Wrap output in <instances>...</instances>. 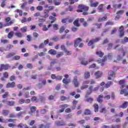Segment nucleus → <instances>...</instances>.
Listing matches in <instances>:
<instances>
[{
	"instance_id": "obj_29",
	"label": "nucleus",
	"mask_w": 128,
	"mask_h": 128,
	"mask_svg": "<svg viewBox=\"0 0 128 128\" xmlns=\"http://www.w3.org/2000/svg\"><path fill=\"white\" fill-rule=\"evenodd\" d=\"M84 75L85 76V78H90V72H85Z\"/></svg>"
},
{
	"instance_id": "obj_23",
	"label": "nucleus",
	"mask_w": 128,
	"mask_h": 128,
	"mask_svg": "<svg viewBox=\"0 0 128 128\" xmlns=\"http://www.w3.org/2000/svg\"><path fill=\"white\" fill-rule=\"evenodd\" d=\"M18 128H28V126H26V124H20L18 126Z\"/></svg>"
},
{
	"instance_id": "obj_18",
	"label": "nucleus",
	"mask_w": 128,
	"mask_h": 128,
	"mask_svg": "<svg viewBox=\"0 0 128 128\" xmlns=\"http://www.w3.org/2000/svg\"><path fill=\"white\" fill-rule=\"evenodd\" d=\"M128 106V102H124L122 105L120 106V108H126Z\"/></svg>"
},
{
	"instance_id": "obj_8",
	"label": "nucleus",
	"mask_w": 128,
	"mask_h": 128,
	"mask_svg": "<svg viewBox=\"0 0 128 128\" xmlns=\"http://www.w3.org/2000/svg\"><path fill=\"white\" fill-rule=\"evenodd\" d=\"M90 6L92 8H96L98 6V2H94V0H90Z\"/></svg>"
},
{
	"instance_id": "obj_39",
	"label": "nucleus",
	"mask_w": 128,
	"mask_h": 128,
	"mask_svg": "<svg viewBox=\"0 0 128 128\" xmlns=\"http://www.w3.org/2000/svg\"><path fill=\"white\" fill-rule=\"evenodd\" d=\"M15 36H18V38H22V34L20 32H17L15 33Z\"/></svg>"
},
{
	"instance_id": "obj_14",
	"label": "nucleus",
	"mask_w": 128,
	"mask_h": 128,
	"mask_svg": "<svg viewBox=\"0 0 128 128\" xmlns=\"http://www.w3.org/2000/svg\"><path fill=\"white\" fill-rule=\"evenodd\" d=\"M15 84H16L14 83V82H12V83L8 82L7 84L6 88H14Z\"/></svg>"
},
{
	"instance_id": "obj_31",
	"label": "nucleus",
	"mask_w": 128,
	"mask_h": 128,
	"mask_svg": "<svg viewBox=\"0 0 128 128\" xmlns=\"http://www.w3.org/2000/svg\"><path fill=\"white\" fill-rule=\"evenodd\" d=\"M9 113H10V111L8 110H4L2 111V114H3V116H8V114Z\"/></svg>"
},
{
	"instance_id": "obj_2",
	"label": "nucleus",
	"mask_w": 128,
	"mask_h": 128,
	"mask_svg": "<svg viewBox=\"0 0 128 128\" xmlns=\"http://www.w3.org/2000/svg\"><path fill=\"white\" fill-rule=\"evenodd\" d=\"M98 87H96L94 89H92V86H90V88H88L89 90L87 92L86 98H88V96L92 92H96V90H98Z\"/></svg>"
},
{
	"instance_id": "obj_45",
	"label": "nucleus",
	"mask_w": 128,
	"mask_h": 128,
	"mask_svg": "<svg viewBox=\"0 0 128 128\" xmlns=\"http://www.w3.org/2000/svg\"><path fill=\"white\" fill-rule=\"evenodd\" d=\"M124 10H120L116 12V14H118L119 16H120V15L122 14H124Z\"/></svg>"
},
{
	"instance_id": "obj_22",
	"label": "nucleus",
	"mask_w": 128,
	"mask_h": 128,
	"mask_svg": "<svg viewBox=\"0 0 128 128\" xmlns=\"http://www.w3.org/2000/svg\"><path fill=\"white\" fill-rule=\"evenodd\" d=\"M113 84H114V82H108L107 84H105L104 86L105 88H110V86H112Z\"/></svg>"
},
{
	"instance_id": "obj_33",
	"label": "nucleus",
	"mask_w": 128,
	"mask_h": 128,
	"mask_svg": "<svg viewBox=\"0 0 128 128\" xmlns=\"http://www.w3.org/2000/svg\"><path fill=\"white\" fill-rule=\"evenodd\" d=\"M74 26H80V23H78V20H75L74 22Z\"/></svg>"
},
{
	"instance_id": "obj_3",
	"label": "nucleus",
	"mask_w": 128,
	"mask_h": 128,
	"mask_svg": "<svg viewBox=\"0 0 128 128\" xmlns=\"http://www.w3.org/2000/svg\"><path fill=\"white\" fill-rule=\"evenodd\" d=\"M88 84H90V80H87L83 82L82 85L81 87V90H84V88H88Z\"/></svg>"
},
{
	"instance_id": "obj_49",
	"label": "nucleus",
	"mask_w": 128,
	"mask_h": 128,
	"mask_svg": "<svg viewBox=\"0 0 128 128\" xmlns=\"http://www.w3.org/2000/svg\"><path fill=\"white\" fill-rule=\"evenodd\" d=\"M44 8L42 7V6H38L36 7V10H42Z\"/></svg>"
},
{
	"instance_id": "obj_55",
	"label": "nucleus",
	"mask_w": 128,
	"mask_h": 128,
	"mask_svg": "<svg viewBox=\"0 0 128 128\" xmlns=\"http://www.w3.org/2000/svg\"><path fill=\"white\" fill-rule=\"evenodd\" d=\"M54 96H52V95H50V96H49L48 97V100H54Z\"/></svg>"
},
{
	"instance_id": "obj_59",
	"label": "nucleus",
	"mask_w": 128,
	"mask_h": 128,
	"mask_svg": "<svg viewBox=\"0 0 128 128\" xmlns=\"http://www.w3.org/2000/svg\"><path fill=\"white\" fill-rule=\"evenodd\" d=\"M119 84H126V80H120L119 82Z\"/></svg>"
},
{
	"instance_id": "obj_42",
	"label": "nucleus",
	"mask_w": 128,
	"mask_h": 128,
	"mask_svg": "<svg viewBox=\"0 0 128 128\" xmlns=\"http://www.w3.org/2000/svg\"><path fill=\"white\" fill-rule=\"evenodd\" d=\"M10 95L8 94V92H6L2 96L3 98H6Z\"/></svg>"
},
{
	"instance_id": "obj_6",
	"label": "nucleus",
	"mask_w": 128,
	"mask_h": 128,
	"mask_svg": "<svg viewBox=\"0 0 128 128\" xmlns=\"http://www.w3.org/2000/svg\"><path fill=\"white\" fill-rule=\"evenodd\" d=\"M68 106V105L65 104H62L60 106V110H59L58 112H64V109L66 108Z\"/></svg>"
},
{
	"instance_id": "obj_19",
	"label": "nucleus",
	"mask_w": 128,
	"mask_h": 128,
	"mask_svg": "<svg viewBox=\"0 0 128 128\" xmlns=\"http://www.w3.org/2000/svg\"><path fill=\"white\" fill-rule=\"evenodd\" d=\"M106 60V57L104 58V59H102V60H98V62L99 64H101L102 66H104V62Z\"/></svg>"
},
{
	"instance_id": "obj_50",
	"label": "nucleus",
	"mask_w": 128,
	"mask_h": 128,
	"mask_svg": "<svg viewBox=\"0 0 128 128\" xmlns=\"http://www.w3.org/2000/svg\"><path fill=\"white\" fill-rule=\"evenodd\" d=\"M54 4L56 6H60V2H56V0H54Z\"/></svg>"
},
{
	"instance_id": "obj_5",
	"label": "nucleus",
	"mask_w": 128,
	"mask_h": 128,
	"mask_svg": "<svg viewBox=\"0 0 128 128\" xmlns=\"http://www.w3.org/2000/svg\"><path fill=\"white\" fill-rule=\"evenodd\" d=\"M73 82L76 88H78L80 86V82H78V77L76 76H74Z\"/></svg>"
},
{
	"instance_id": "obj_13",
	"label": "nucleus",
	"mask_w": 128,
	"mask_h": 128,
	"mask_svg": "<svg viewBox=\"0 0 128 128\" xmlns=\"http://www.w3.org/2000/svg\"><path fill=\"white\" fill-rule=\"evenodd\" d=\"M58 62V60H54L50 62V66L48 68V70H52V66L54 64H56Z\"/></svg>"
},
{
	"instance_id": "obj_7",
	"label": "nucleus",
	"mask_w": 128,
	"mask_h": 128,
	"mask_svg": "<svg viewBox=\"0 0 128 128\" xmlns=\"http://www.w3.org/2000/svg\"><path fill=\"white\" fill-rule=\"evenodd\" d=\"M119 36L120 38H122V36H124V26H122L119 28Z\"/></svg>"
},
{
	"instance_id": "obj_32",
	"label": "nucleus",
	"mask_w": 128,
	"mask_h": 128,
	"mask_svg": "<svg viewBox=\"0 0 128 128\" xmlns=\"http://www.w3.org/2000/svg\"><path fill=\"white\" fill-rule=\"evenodd\" d=\"M31 112H34L36 110V107L35 106H32L30 108Z\"/></svg>"
},
{
	"instance_id": "obj_53",
	"label": "nucleus",
	"mask_w": 128,
	"mask_h": 128,
	"mask_svg": "<svg viewBox=\"0 0 128 128\" xmlns=\"http://www.w3.org/2000/svg\"><path fill=\"white\" fill-rule=\"evenodd\" d=\"M94 17L88 18L87 21L88 22H92L94 20Z\"/></svg>"
},
{
	"instance_id": "obj_63",
	"label": "nucleus",
	"mask_w": 128,
	"mask_h": 128,
	"mask_svg": "<svg viewBox=\"0 0 128 128\" xmlns=\"http://www.w3.org/2000/svg\"><path fill=\"white\" fill-rule=\"evenodd\" d=\"M126 42H128V38L125 37L124 38V42H122V44H126Z\"/></svg>"
},
{
	"instance_id": "obj_1",
	"label": "nucleus",
	"mask_w": 128,
	"mask_h": 128,
	"mask_svg": "<svg viewBox=\"0 0 128 128\" xmlns=\"http://www.w3.org/2000/svg\"><path fill=\"white\" fill-rule=\"evenodd\" d=\"M78 8V12H88V6L84 5H79Z\"/></svg>"
},
{
	"instance_id": "obj_57",
	"label": "nucleus",
	"mask_w": 128,
	"mask_h": 128,
	"mask_svg": "<svg viewBox=\"0 0 128 128\" xmlns=\"http://www.w3.org/2000/svg\"><path fill=\"white\" fill-rule=\"evenodd\" d=\"M114 24V22H106V26H112Z\"/></svg>"
},
{
	"instance_id": "obj_12",
	"label": "nucleus",
	"mask_w": 128,
	"mask_h": 128,
	"mask_svg": "<svg viewBox=\"0 0 128 128\" xmlns=\"http://www.w3.org/2000/svg\"><path fill=\"white\" fill-rule=\"evenodd\" d=\"M54 124L58 126H64V122L62 121H56L54 123Z\"/></svg>"
},
{
	"instance_id": "obj_15",
	"label": "nucleus",
	"mask_w": 128,
	"mask_h": 128,
	"mask_svg": "<svg viewBox=\"0 0 128 128\" xmlns=\"http://www.w3.org/2000/svg\"><path fill=\"white\" fill-rule=\"evenodd\" d=\"M26 2L22 4L21 6V8L22 10H28V7H27L26 6Z\"/></svg>"
},
{
	"instance_id": "obj_28",
	"label": "nucleus",
	"mask_w": 128,
	"mask_h": 128,
	"mask_svg": "<svg viewBox=\"0 0 128 128\" xmlns=\"http://www.w3.org/2000/svg\"><path fill=\"white\" fill-rule=\"evenodd\" d=\"M62 82H64V84H68L69 82H70V80L64 78Z\"/></svg>"
},
{
	"instance_id": "obj_41",
	"label": "nucleus",
	"mask_w": 128,
	"mask_h": 128,
	"mask_svg": "<svg viewBox=\"0 0 128 128\" xmlns=\"http://www.w3.org/2000/svg\"><path fill=\"white\" fill-rule=\"evenodd\" d=\"M78 101L76 100H74L73 101V106H72V109L74 110V108H76V104H78Z\"/></svg>"
},
{
	"instance_id": "obj_24",
	"label": "nucleus",
	"mask_w": 128,
	"mask_h": 128,
	"mask_svg": "<svg viewBox=\"0 0 128 128\" xmlns=\"http://www.w3.org/2000/svg\"><path fill=\"white\" fill-rule=\"evenodd\" d=\"M125 96H128V92L126 90H122L120 91V94H124Z\"/></svg>"
},
{
	"instance_id": "obj_47",
	"label": "nucleus",
	"mask_w": 128,
	"mask_h": 128,
	"mask_svg": "<svg viewBox=\"0 0 128 128\" xmlns=\"http://www.w3.org/2000/svg\"><path fill=\"white\" fill-rule=\"evenodd\" d=\"M64 56V52H60L56 55V58H60V56Z\"/></svg>"
},
{
	"instance_id": "obj_35",
	"label": "nucleus",
	"mask_w": 128,
	"mask_h": 128,
	"mask_svg": "<svg viewBox=\"0 0 128 128\" xmlns=\"http://www.w3.org/2000/svg\"><path fill=\"white\" fill-rule=\"evenodd\" d=\"M26 30H28V28H26V26H24L21 28L20 30L22 32H26Z\"/></svg>"
},
{
	"instance_id": "obj_4",
	"label": "nucleus",
	"mask_w": 128,
	"mask_h": 128,
	"mask_svg": "<svg viewBox=\"0 0 128 128\" xmlns=\"http://www.w3.org/2000/svg\"><path fill=\"white\" fill-rule=\"evenodd\" d=\"M116 76V73L114 71H109L108 73V80H112V78Z\"/></svg>"
},
{
	"instance_id": "obj_52",
	"label": "nucleus",
	"mask_w": 128,
	"mask_h": 128,
	"mask_svg": "<svg viewBox=\"0 0 128 128\" xmlns=\"http://www.w3.org/2000/svg\"><path fill=\"white\" fill-rule=\"evenodd\" d=\"M72 114H68L65 116V118H72Z\"/></svg>"
},
{
	"instance_id": "obj_11",
	"label": "nucleus",
	"mask_w": 128,
	"mask_h": 128,
	"mask_svg": "<svg viewBox=\"0 0 128 128\" xmlns=\"http://www.w3.org/2000/svg\"><path fill=\"white\" fill-rule=\"evenodd\" d=\"M82 42V38H78L75 40L74 42V46L75 48H76L80 44V42Z\"/></svg>"
},
{
	"instance_id": "obj_17",
	"label": "nucleus",
	"mask_w": 128,
	"mask_h": 128,
	"mask_svg": "<svg viewBox=\"0 0 128 128\" xmlns=\"http://www.w3.org/2000/svg\"><path fill=\"white\" fill-rule=\"evenodd\" d=\"M50 26H52V24H49L48 26H46V25H44L42 28L43 32H46V30H48Z\"/></svg>"
},
{
	"instance_id": "obj_10",
	"label": "nucleus",
	"mask_w": 128,
	"mask_h": 128,
	"mask_svg": "<svg viewBox=\"0 0 128 128\" xmlns=\"http://www.w3.org/2000/svg\"><path fill=\"white\" fill-rule=\"evenodd\" d=\"M94 76L96 79L100 78H102V72L100 71H98L96 72Z\"/></svg>"
},
{
	"instance_id": "obj_44",
	"label": "nucleus",
	"mask_w": 128,
	"mask_h": 128,
	"mask_svg": "<svg viewBox=\"0 0 128 128\" xmlns=\"http://www.w3.org/2000/svg\"><path fill=\"white\" fill-rule=\"evenodd\" d=\"M84 114H86V116H88V114H90V110H88V109H87V110H85Z\"/></svg>"
},
{
	"instance_id": "obj_25",
	"label": "nucleus",
	"mask_w": 128,
	"mask_h": 128,
	"mask_svg": "<svg viewBox=\"0 0 128 128\" xmlns=\"http://www.w3.org/2000/svg\"><path fill=\"white\" fill-rule=\"evenodd\" d=\"M81 64H84V66H86V64H88V62L86 60V58H83L81 60Z\"/></svg>"
},
{
	"instance_id": "obj_64",
	"label": "nucleus",
	"mask_w": 128,
	"mask_h": 128,
	"mask_svg": "<svg viewBox=\"0 0 128 128\" xmlns=\"http://www.w3.org/2000/svg\"><path fill=\"white\" fill-rule=\"evenodd\" d=\"M30 99L24 100V104H30Z\"/></svg>"
},
{
	"instance_id": "obj_27",
	"label": "nucleus",
	"mask_w": 128,
	"mask_h": 128,
	"mask_svg": "<svg viewBox=\"0 0 128 128\" xmlns=\"http://www.w3.org/2000/svg\"><path fill=\"white\" fill-rule=\"evenodd\" d=\"M102 98H104V95L99 96L97 100L99 102H102Z\"/></svg>"
},
{
	"instance_id": "obj_61",
	"label": "nucleus",
	"mask_w": 128,
	"mask_h": 128,
	"mask_svg": "<svg viewBox=\"0 0 128 128\" xmlns=\"http://www.w3.org/2000/svg\"><path fill=\"white\" fill-rule=\"evenodd\" d=\"M26 66L28 68H32V65L31 64H28Z\"/></svg>"
},
{
	"instance_id": "obj_36",
	"label": "nucleus",
	"mask_w": 128,
	"mask_h": 128,
	"mask_svg": "<svg viewBox=\"0 0 128 128\" xmlns=\"http://www.w3.org/2000/svg\"><path fill=\"white\" fill-rule=\"evenodd\" d=\"M18 102L19 104H24V99L20 98L18 100Z\"/></svg>"
},
{
	"instance_id": "obj_48",
	"label": "nucleus",
	"mask_w": 128,
	"mask_h": 128,
	"mask_svg": "<svg viewBox=\"0 0 128 128\" xmlns=\"http://www.w3.org/2000/svg\"><path fill=\"white\" fill-rule=\"evenodd\" d=\"M14 56V53H10L8 55H6V58H12V56Z\"/></svg>"
},
{
	"instance_id": "obj_40",
	"label": "nucleus",
	"mask_w": 128,
	"mask_h": 128,
	"mask_svg": "<svg viewBox=\"0 0 128 128\" xmlns=\"http://www.w3.org/2000/svg\"><path fill=\"white\" fill-rule=\"evenodd\" d=\"M14 12H18L20 14V16H22V11L20 10H16L14 11Z\"/></svg>"
},
{
	"instance_id": "obj_9",
	"label": "nucleus",
	"mask_w": 128,
	"mask_h": 128,
	"mask_svg": "<svg viewBox=\"0 0 128 128\" xmlns=\"http://www.w3.org/2000/svg\"><path fill=\"white\" fill-rule=\"evenodd\" d=\"M2 102L10 106H12L14 104V102L8 101L7 100H2Z\"/></svg>"
},
{
	"instance_id": "obj_37",
	"label": "nucleus",
	"mask_w": 128,
	"mask_h": 128,
	"mask_svg": "<svg viewBox=\"0 0 128 128\" xmlns=\"http://www.w3.org/2000/svg\"><path fill=\"white\" fill-rule=\"evenodd\" d=\"M94 108L95 112H98V105L95 104L94 105Z\"/></svg>"
},
{
	"instance_id": "obj_34",
	"label": "nucleus",
	"mask_w": 128,
	"mask_h": 128,
	"mask_svg": "<svg viewBox=\"0 0 128 128\" xmlns=\"http://www.w3.org/2000/svg\"><path fill=\"white\" fill-rule=\"evenodd\" d=\"M106 18H108V17L106 16H104L103 18H100L98 20V22H102L104 20H107Z\"/></svg>"
},
{
	"instance_id": "obj_38",
	"label": "nucleus",
	"mask_w": 128,
	"mask_h": 128,
	"mask_svg": "<svg viewBox=\"0 0 128 128\" xmlns=\"http://www.w3.org/2000/svg\"><path fill=\"white\" fill-rule=\"evenodd\" d=\"M50 20H52V21L51 22V24H54V22L56 21V18L55 17H53L52 16H50L49 17Z\"/></svg>"
},
{
	"instance_id": "obj_16",
	"label": "nucleus",
	"mask_w": 128,
	"mask_h": 128,
	"mask_svg": "<svg viewBox=\"0 0 128 128\" xmlns=\"http://www.w3.org/2000/svg\"><path fill=\"white\" fill-rule=\"evenodd\" d=\"M48 52L50 54H52V56H56V50L52 49L50 50Z\"/></svg>"
},
{
	"instance_id": "obj_60",
	"label": "nucleus",
	"mask_w": 128,
	"mask_h": 128,
	"mask_svg": "<svg viewBox=\"0 0 128 128\" xmlns=\"http://www.w3.org/2000/svg\"><path fill=\"white\" fill-rule=\"evenodd\" d=\"M86 100L87 102H92L94 99H92V98H87Z\"/></svg>"
},
{
	"instance_id": "obj_51",
	"label": "nucleus",
	"mask_w": 128,
	"mask_h": 128,
	"mask_svg": "<svg viewBox=\"0 0 128 128\" xmlns=\"http://www.w3.org/2000/svg\"><path fill=\"white\" fill-rule=\"evenodd\" d=\"M53 28L54 30H58V24H54L53 26Z\"/></svg>"
},
{
	"instance_id": "obj_20",
	"label": "nucleus",
	"mask_w": 128,
	"mask_h": 128,
	"mask_svg": "<svg viewBox=\"0 0 128 128\" xmlns=\"http://www.w3.org/2000/svg\"><path fill=\"white\" fill-rule=\"evenodd\" d=\"M103 8H104V4H101L99 5L98 6V10L100 12H102L104 11Z\"/></svg>"
},
{
	"instance_id": "obj_43",
	"label": "nucleus",
	"mask_w": 128,
	"mask_h": 128,
	"mask_svg": "<svg viewBox=\"0 0 128 128\" xmlns=\"http://www.w3.org/2000/svg\"><path fill=\"white\" fill-rule=\"evenodd\" d=\"M62 80V76H56V80Z\"/></svg>"
},
{
	"instance_id": "obj_26",
	"label": "nucleus",
	"mask_w": 128,
	"mask_h": 128,
	"mask_svg": "<svg viewBox=\"0 0 128 128\" xmlns=\"http://www.w3.org/2000/svg\"><path fill=\"white\" fill-rule=\"evenodd\" d=\"M96 54L100 58H102L104 56V52H102V51H98L96 52Z\"/></svg>"
},
{
	"instance_id": "obj_30",
	"label": "nucleus",
	"mask_w": 128,
	"mask_h": 128,
	"mask_svg": "<svg viewBox=\"0 0 128 128\" xmlns=\"http://www.w3.org/2000/svg\"><path fill=\"white\" fill-rule=\"evenodd\" d=\"M14 32L13 31L10 32L8 34V38H12V36H14Z\"/></svg>"
},
{
	"instance_id": "obj_21",
	"label": "nucleus",
	"mask_w": 128,
	"mask_h": 128,
	"mask_svg": "<svg viewBox=\"0 0 128 128\" xmlns=\"http://www.w3.org/2000/svg\"><path fill=\"white\" fill-rule=\"evenodd\" d=\"M48 12H50V10H48V9H46L44 10V18H48Z\"/></svg>"
},
{
	"instance_id": "obj_56",
	"label": "nucleus",
	"mask_w": 128,
	"mask_h": 128,
	"mask_svg": "<svg viewBox=\"0 0 128 128\" xmlns=\"http://www.w3.org/2000/svg\"><path fill=\"white\" fill-rule=\"evenodd\" d=\"M94 42V40H90L88 43V46H92V44Z\"/></svg>"
},
{
	"instance_id": "obj_62",
	"label": "nucleus",
	"mask_w": 128,
	"mask_h": 128,
	"mask_svg": "<svg viewBox=\"0 0 128 128\" xmlns=\"http://www.w3.org/2000/svg\"><path fill=\"white\" fill-rule=\"evenodd\" d=\"M44 48V44L42 43L39 46V48Z\"/></svg>"
},
{
	"instance_id": "obj_54",
	"label": "nucleus",
	"mask_w": 128,
	"mask_h": 128,
	"mask_svg": "<svg viewBox=\"0 0 128 128\" xmlns=\"http://www.w3.org/2000/svg\"><path fill=\"white\" fill-rule=\"evenodd\" d=\"M24 96L26 98H30V93L28 92H26Z\"/></svg>"
},
{
	"instance_id": "obj_46",
	"label": "nucleus",
	"mask_w": 128,
	"mask_h": 128,
	"mask_svg": "<svg viewBox=\"0 0 128 128\" xmlns=\"http://www.w3.org/2000/svg\"><path fill=\"white\" fill-rule=\"evenodd\" d=\"M32 102H38V98L36 96H32L31 98Z\"/></svg>"
},
{
	"instance_id": "obj_58",
	"label": "nucleus",
	"mask_w": 128,
	"mask_h": 128,
	"mask_svg": "<svg viewBox=\"0 0 128 128\" xmlns=\"http://www.w3.org/2000/svg\"><path fill=\"white\" fill-rule=\"evenodd\" d=\"M90 84H96V80H90Z\"/></svg>"
}]
</instances>
